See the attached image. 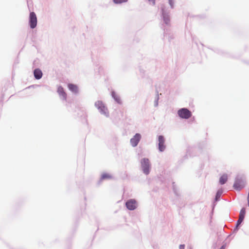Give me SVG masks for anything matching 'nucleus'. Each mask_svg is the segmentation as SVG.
<instances>
[{
  "label": "nucleus",
  "instance_id": "6e6552de",
  "mask_svg": "<svg viewBox=\"0 0 249 249\" xmlns=\"http://www.w3.org/2000/svg\"><path fill=\"white\" fill-rule=\"evenodd\" d=\"M159 141V149L160 151L162 152L164 150L165 145H164V139L162 136H159L158 138Z\"/></svg>",
  "mask_w": 249,
  "mask_h": 249
},
{
  "label": "nucleus",
  "instance_id": "423d86ee",
  "mask_svg": "<svg viewBox=\"0 0 249 249\" xmlns=\"http://www.w3.org/2000/svg\"><path fill=\"white\" fill-rule=\"evenodd\" d=\"M125 205L128 209L133 210L137 207V202L135 199H130L126 202Z\"/></svg>",
  "mask_w": 249,
  "mask_h": 249
},
{
  "label": "nucleus",
  "instance_id": "4468645a",
  "mask_svg": "<svg viewBox=\"0 0 249 249\" xmlns=\"http://www.w3.org/2000/svg\"><path fill=\"white\" fill-rule=\"evenodd\" d=\"M246 214V210L245 208H242L240 212L239 217L244 219Z\"/></svg>",
  "mask_w": 249,
  "mask_h": 249
},
{
  "label": "nucleus",
  "instance_id": "393cba45",
  "mask_svg": "<svg viewBox=\"0 0 249 249\" xmlns=\"http://www.w3.org/2000/svg\"><path fill=\"white\" fill-rule=\"evenodd\" d=\"M219 196L218 193H217L216 196Z\"/></svg>",
  "mask_w": 249,
  "mask_h": 249
},
{
  "label": "nucleus",
  "instance_id": "b1692460",
  "mask_svg": "<svg viewBox=\"0 0 249 249\" xmlns=\"http://www.w3.org/2000/svg\"><path fill=\"white\" fill-rule=\"evenodd\" d=\"M219 196L218 193H217L216 196Z\"/></svg>",
  "mask_w": 249,
  "mask_h": 249
},
{
  "label": "nucleus",
  "instance_id": "39448f33",
  "mask_svg": "<svg viewBox=\"0 0 249 249\" xmlns=\"http://www.w3.org/2000/svg\"><path fill=\"white\" fill-rule=\"evenodd\" d=\"M30 26L32 29L35 28L37 24V18L36 14L34 12H31L29 17Z\"/></svg>",
  "mask_w": 249,
  "mask_h": 249
},
{
  "label": "nucleus",
  "instance_id": "f03ea898",
  "mask_svg": "<svg viewBox=\"0 0 249 249\" xmlns=\"http://www.w3.org/2000/svg\"><path fill=\"white\" fill-rule=\"evenodd\" d=\"M245 180L241 178H237L235 179L233 187L235 190L240 191L242 189L245 187Z\"/></svg>",
  "mask_w": 249,
  "mask_h": 249
},
{
  "label": "nucleus",
  "instance_id": "7ed1b4c3",
  "mask_svg": "<svg viewBox=\"0 0 249 249\" xmlns=\"http://www.w3.org/2000/svg\"><path fill=\"white\" fill-rule=\"evenodd\" d=\"M142 167L144 174L148 175L150 171V163L148 159L144 158L141 160Z\"/></svg>",
  "mask_w": 249,
  "mask_h": 249
},
{
  "label": "nucleus",
  "instance_id": "0eeeda50",
  "mask_svg": "<svg viewBox=\"0 0 249 249\" xmlns=\"http://www.w3.org/2000/svg\"><path fill=\"white\" fill-rule=\"evenodd\" d=\"M141 138V135L138 133L136 134L133 137V138H132L130 140V143H131V145L134 147L137 146V144H138Z\"/></svg>",
  "mask_w": 249,
  "mask_h": 249
},
{
  "label": "nucleus",
  "instance_id": "6ab92c4d",
  "mask_svg": "<svg viewBox=\"0 0 249 249\" xmlns=\"http://www.w3.org/2000/svg\"><path fill=\"white\" fill-rule=\"evenodd\" d=\"M169 4L170 5L173 7V0H169Z\"/></svg>",
  "mask_w": 249,
  "mask_h": 249
},
{
  "label": "nucleus",
  "instance_id": "ddd939ff",
  "mask_svg": "<svg viewBox=\"0 0 249 249\" xmlns=\"http://www.w3.org/2000/svg\"><path fill=\"white\" fill-rule=\"evenodd\" d=\"M112 176L108 173H104L102 175L101 179H110L111 178Z\"/></svg>",
  "mask_w": 249,
  "mask_h": 249
},
{
  "label": "nucleus",
  "instance_id": "9d476101",
  "mask_svg": "<svg viewBox=\"0 0 249 249\" xmlns=\"http://www.w3.org/2000/svg\"><path fill=\"white\" fill-rule=\"evenodd\" d=\"M34 74L35 78L37 79H40L42 76V73L41 71L38 69L35 70Z\"/></svg>",
  "mask_w": 249,
  "mask_h": 249
},
{
  "label": "nucleus",
  "instance_id": "412c9836",
  "mask_svg": "<svg viewBox=\"0 0 249 249\" xmlns=\"http://www.w3.org/2000/svg\"><path fill=\"white\" fill-rule=\"evenodd\" d=\"M225 249V248H224V247L223 246H222V247H221V248H220V249Z\"/></svg>",
  "mask_w": 249,
  "mask_h": 249
},
{
  "label": "nucleus",
  "instance_id": "2eb2a0df",
  "mask_svg": "<svg viewBox=\"0 0 249 249\" xmlns=\"http://www.w3.org/2000/svg\"><path fill=\"white\" fill-rule=\"evenodd\" d=\"M128 0H113V2L116 4H120L124 2H126Z\"/></svg>",
  "mask_w": 249,
  "mask_h": 249
},
{
  "label": "nucleus",
  "instance_id": "a211bd4d",
  "mask_svg": "<svg viewBox=\"0 0 249 249\" xmlns=\"http://www.w3.org/2000/svg\"><path fill=\"white\" fill-rule=\"evenodd\" d=\"M148 1L150 2L152 5L155 4V0H148Z\"/></svg>",
  "mask_w": 249,
  "mask_h": 249
},
{
  "label": "nucleus",
  "instance_id": "1a4fd4ad",
  "mask_svg": "<svg viewBox=\"0 0 249 249\" xmlns=\"http://www.w3.org/2000/svg\"><path fill=\"white\" fill-rule=\"evenodd\" d=\"M57 92L59 95L62 96L63 99L66 100L67 98V94L64 91L63 88L60 86L58 88Z\"/></svg>",
  "mask_w": 249,
  "mask_h": 249
},
{
  "label": "nucleus",
  "instance_id": "f257e3e1",
  "mask_svg": "<svg viewBox=\"0 0 249 249\" xmlns=\"http://www.w3.org/2000/svg\"><path fill=\"white\" fill-rule=\"evenodd\" d=\"M178 114L180 118L185 119H189L192 116L191 112L185 108L179 109L178 111Z\"/></svg>",
  "mask_w": 249,
  "mask_h": 249
},
{
  "label": "nucleus",
  "instance_id": "20e7f679",
  "mask_svg": "<svg viewBox=\"0 0 249 249\" xmlns=\"http://www.w3.org/2000/svg\"><path fill=\"white\" fill-rule=\"evenodd\" d=\"M96 107L100 110V111L105 114L106 116H107L108 114V112L107 108L104 106L103 102L100 101H98L95 103V104Z\"/></svg>",
  "mask_w": 249,
  "mask_h": 249
},
{
  "label": "nucleus",
  "instance_id": "f3484780",
  "mask_svg": "<svg viewBox=\"0 0 249 249\" xmlns=\"http://www.w3.org/2000/svg\"><path fill=\"white\" fill-rule=\"evenodd\" d=\"M112 96L114 98V99H115V100L118 102V103H120V99L119 98V97H115L114 95H115V93L114 92H112Z\"/></svg>",
  "mask_w": 249,
  "mask_h": 249
},
{
  "label": "nucleus",
  "instance_id": "dca6fc26",
  "mask_svg": "<svg viewBox=\"0 0 249 249\" xmlns=\"http://www.w3.org/2000/svg\"><path fill=\"white\" fill-rule=\"evenodd\" d=\"M244 219L239 217V219L237 222L236 227H237L243 221Z\"/></svg>",
  "mask_w": 249,
  "mask_h": 249
},
{
  "label": "nucleus",
  "instance_id": "aec40b11",
  "mask_svg": "<svg viewBox=\"0 0 249 249\" xmlns=\"http://www.w3.org/2000/svg\"><path fill=\"white\" fill-rule=\"evenodd\" d=\"M185 246L184 245H180L179 249H184Z\"/></svg>",
  "mask_w": 249,
  "mask_h": 249
},
{
  "label": "nucleus",
  "instance_id": "5701e85b",
  "mask_svg": "<svg viewBox=\"0 0 249 249\" xmlns=\"http://www.w3.org/2000/svg\"><path fill=\"white\" fill-rule=\"evenodd\" d=\"M248 199H249V192L248 196Z\"/></svg>",
  "mask_w": 249,
  "mask_h": 249
},
{
  "label": "nucleus",
  "instance_id": "f8f14e48",
  "mask_svg": "<svg viewBox=\"0 0 249 249\" xmlns=\"http://www.w3.org/2000/svg\"><path fill=\"white\" fill-rule=\"evenodd\" d=\"M228 180V175L227 174H223L219 178V183L223 185L225 184Z\"/></svg>",
  "mask_w": 249,
  "mask_h": 249
},
{
  "label": "nucleus",
  "instance_id": "4be33fe9",
  "mask_svg": "<svg viewBox=\"0 0 249 249\" xmlns=\"http://www.w3.org/2000/svg\"><path fill=\"white\" fill-rule=\"evenodd\" d=\"M248 205L249 206V199L248 200Z\"/></svg>",
  "mask_w": 249,
  "mask_h": 249
},
{
  "label": "nucleus",
  "instance_id": "9b49d317",
  "mask_svg": "<svg viewBox=\"0 0 249 249\" xmlns=\"http://www.w3.org/2000/svg\"><path fill=\"white\" fill-rule=\"evenodd\" d=\"M69 89L72 92L77 93L78 92V87L76 85L72 84H69L68 85Z\"/></svg>",
  "mask_w": 249,
  "mask_h": 249
}]
</instances>
